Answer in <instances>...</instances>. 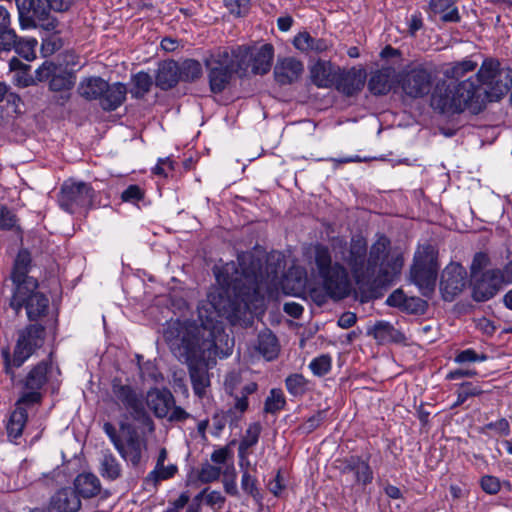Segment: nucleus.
Returning a JSON list of instances; mask_svg holds the SVG:
<instances>
[{"label": "nucleus", "instance_id": "nucleus-1", "mask_svg": "<svg viewBox=\"0 0 512 512\" xmlns=\"http://www.w3.org/2000/svg\"><path fill=\"white\" fill-rule=\"evenodd\" d=\"M261 260L250 252L238 255L237 263L230 262L215 268L220 287L210 291L207 300L197 307L200 324L196 322H170L164 339L174 356L189 367L195 395L203 398L210 386L207 367L216 358L232 353L233 340L217 324L220 316L253 311L263 303L261 293L264 276Z\"/></svg>", "mask_w": 512, "mask_h": 512}, {"label": "nucleus", "instance_id": "nucleus-2", "mask_svg": "<svg viewBox=\"0 0 512 512\" xmlns=\"http://www.w3.org/2000/svg\"><path fill=\"white\" fill-rule=\"evenodd\" d=\"M389 248V239L379 237L370 249L365 266L367 244L363 238H353L348 246L343 238L335 237L331 240V251L322 244L315 245L314 264L327 295L337 300L349 295L348 273L340 262L350 267L357 283L379 287L393 282L402 269L403 258L390 254Z\"/></svg>", "mask_w": 512, "mask_h": 512}, {"label": "nucleus", "instance_id": "nucleus-3", "mask_svg": "<svg viewBox=\"0 0 512 512\" xmlns=\"http://www.w3.org/2000/svg\"><path fill=\"white\" fill-rule=\"evenodd\" d=\"M431 106L445 114L461 113L464 110L477 114L483 110V95L475 89L472 78L458 83L440 82L432 93Z\"/></svg>", "mask_w": 512, "mask_h": 512}, {"label": "nucleus", "instance_id": "nucleus-4", "mask_svg": "<svg viewBox=\"0 0 512 512\" xmlns=\"http://www.w3.org/2000/svg\"><path fill=\"white\" fill-rule=\"evenodd\" d=\"M475 89L483 95V108L487 102L497 101L503 97L512 85V70L500 68L494 59H485L477 74L471 77Z\"/></svg>", "mask_w": 512, "mask_h": 512}, {"label": "nucleus", "instance_id": "nucleus-5", "mask_svg": "<svg viewBox=\"0 0 512 512\" xmlns=\"http://www.w3.org/2000/svg\"><path fill=\"white\" fill-rule=\"evenodd\" d=\"M438 251L432 245L419 247L410 268V280L423 296H430L435 289L438 275Z\"/></svg>", "mask_w": 512, "mask_h": 512}, {"label": "nucleus", "instance_id": "nucleus-6", "mask_svg": "<svg viewBox=\"0 0 512 512\" xmlns=\"http://www.w3.org/2000/svg\"><path fill=\"white\" fill-rule=\"evenodd\" d=\"M45 339V328L40 324H29L18 331V338L11 358L9 350L2 352L5 372L14 377L12 368L20 367L37 349Z\"/></svg>", "mask_w": 512, "mask_h": 512}, {"label": "nucleus", "instance_id": "nucleus-7", "mask_svg": "<svg viewBox=\"0 0 512 512\" xmlns=\"http://www.w3.org/2000/svg\"><path fill=\"white\" fill-rule=\"evenodd\" d=\"M38 282L35 279L26 280L24 284L15 288L10 300V307L19 313L25 307L30 321H36L45 316L49 308V299L37 290Z\"/></svg>", "mask_w": 512, "mask_h": 512}, {"label": "nucleus", "instance_id": "nucleus-8", "mask_svg": "<svg viewBox=\"0 0 512 512\" xmlns=\"http://www.w3.org/2000/svg\"><path fill=\"white\" fill-rule=\"evenodd\" d=\"M112 394L115 403L122 405L134 420L141 422L149 432L154 431V423L145 411L142 396L130 385L123 384L119 379H113Z\"/></svg>", "mask_w": 512, "mask_h": 512}, {"label": "nucleus", "instance_id": "nucleus-9", "mask_svg": "<svg viewBox=\"0 0 512 512\" xmlns=\"http://www.w3.org/2000/svg\"><path fill=\"white\" fill-rule=\"evenodd\" d=\"M208 71L210 90L213 93L223 92L231 82L235 73L227 49L218 50L205 59Z\"/></svg>", "mask_w": 512, "mask_h": 512}, {"label": "nucleus", "instance_id": "nucleus-10", "mask_svg": "<svg viewBox=\"0 0 512 512\" xmlns=\"http://www.w3.org/2000/svg\"><path fill=\"white\" fill-rule=\"evenodd\" d=\"M433 69L418 65L404 72L399 79L401 88L410 98H422L429 94L432 87Z\"/></svg>", "mask_w": 512, "mask_h": 512}, {"label": "nucleus", "instance_id": "nucleus-11", "mask_svg": "<svg viewBox=\"0 0 512 512\" xmlns=\"http://www.w3.org/2000/svg\"><path fill=\"white\" fill-rule=\"evenodd\" d=\"M62 0H16L19 21L23 28L36 27L38 22L48 19L50 10L56 8Z\"/></svg>", "mask_w": 512, "mask_h": 512}, {"label": "nucleus", "instance_id": "nucleus-12", "mask_svg": "<svg viewBox=\"0 0 512 512\" xmlns=\"http://www.w3.org/2000/svg\"><path fill=\"white\" fill-rule=\"evenodd\" d=\"M93 199V189L85 182L68 180L64 182L59 196L60 206L73 213L76 207L89 206Z\"/></svg>", "mask_w": 512, "mask_h": 512}, {"label": "nucleus", "instance_id": "nucleus-13", "mask_svg": "<svg viewBox=\"0 0 512 512\" xmlns=\"http://www.w3.org/2000/svg\"><path fill=\"white\" fill-rule=\"evenodd\" d=\"M466 270L458 263H450L442 271L440 279V290L443 299L452 301L460 294L466 284Z\"/></svg>", "mask_w": 512, "mask_h": 512}, {"label": "nucleus", "instance_id": "nucleus-14", "mask_svg": "<svg viewBox=\"0 0 512 512\" xmlns=\"http://www.w3.org/2000/svg\"><path fill=\"white\" fill-rule=\"evenodd\" d=\"M120 427L123 430L127 428V437L118 444L116 450L126 462L136 467L141 461L143 452L147 449L146 440L140 437L134 428L124 423Z\"/></svg>", "mask_w": 512, "mask_h": 512}, {"label": "nucleus", "instance_id": "nucleus-15", "mask_svg": "<svg viewBox=\"0 0 512 512\" xmlns=\"http://www.w3.org/2000/svg\"><path fill=\"white\" fill-rule=\"evenodd\" d=\"M473 298L478 302H483L494 297L504 283L503 275L500 269H490L482 273L479 278H474Z\"/></svg>", "mask_w": 512, "mask_h": 512}, {"label": "nucleus", "instance_id": "nucleus-16", "mask_svg": "<svg viewBox=\"0 0 512 512\" xmlns=\"http://www.w3.org/2000/svg\"><path fill=\"white\" fill-rule=\"evenodd\" d=\"M366 72L362 69L352 68L348 71H338L334 85L336 89L346 96L359 93L364 87Z\"/></svg>", "mask_w": 512, "mask_h": 512}, {"label": "nucleus", "instance_id": "nucleus-17", "mask_svg": "<svg viewBox=\"0 0 512 512\" xmlns=\"http://www.w3.org/2000/svg\"><path fill=\"white\" fill-rule=\"evenodd\" d=\"M303 71V63L295 57L279 58L274 67V77L280 85H287L300 79Z\"/></svg>", "mask_w": 512, "mask_h": 512}, {"label": "nucleus", "instance_id": "nucleus-18", "mask_svg": "<svg viewBox=\"0 0 512 512\" xmlns=\"http://www.w3.org/2000/svg\"><path fill=\"white\" fill-rule=\"evenodd\" d=\"M146 403L156 417L165 418L175 404V400L168 389L153 388L147 392Z\"/></svg>", "mask_w": 512, "mask_h": 512}, {"label": "nucleus", "instance_id": "nucleus-19", "mask_svg": "<svg viewBox=\"0 0 512 512\" xmlns=\"http://www.w3.org/2000/svg\"><path fill=\"white\" fill-rule=\"evenodd\" d=\"M99 97V105L105 111H114L120 107L126 99L127 88L124 84L116 82L109 84L106 81V88Z\"/></svg>", "mask_w": 512, "mask_h": 512}, {"label": "nucleus", "instance_id": "nucleus-20", "mask_svg": "<svg viewBox=\"0 0 512 512\" xmlns=\"http://www.w3.org/2000/svg\"><path fill=\"white\" fill-rule=\"evenodd\" d=\"M339 68L328 61H317L310 68L311 81L320 88H329L334 85Z\"/></svg>", "mask_w": 512, "mask_h": 512}, {"label": "nucleus", "instance_id": "nucleus-21", "mask_svg": "<svg viewBox=\"0 0 512 512\" xmlns=\"http://www.w3.org/2000/svg\"><path fill=\"white\" fill-rule=\"evenodd\" d=\"M50 507L56 512H77L81 507V500L75 490L63 488L52 496Z\"/></svg>", "mask_w": 512, "mask_h": 512}, {"label": "nucleus", "instance_id": "nucleus-22", "mask_svg": "<svg viewBox=\"0 0 512 512\" xmlns=\"http://www.w3.org/2000/svg\"><path fill=\"white\" fill-rule=\"evenodd\" d=\"M392 307H399L411 314H423L427 309V302L419 297H407L401 290L394 291L386 300Z\"/></svg>", "mask_w": 512, "mask_h": 512}, {"label": "nucleus", "instance_id": "nucleus-23", "mask_svg": "<svg viewBox=\"0 0 512 512\" xmlns=\"http://www.w3.org/2000/svg\"><path fill=\"white\" fill-rule=\"evenodd\" d=\"M368 335L372 336L379 344L390 342H402L405 337L392 324L387 321H377L368 329Z\"/></svg>", "mask_w": 512, "mask_h": 512}, {"label": "nucleus", "instance_id": "nucleus-24", "mask_svg": "<svg viewBox=\"0 0 512 512\" xmlns=\"http://www.w3.org/2000/svg\"><path fill=\"white\" fill-rule=\"evenodd\" d=\"M261 430L262 427L258 422L251 423L246 429L238 447V456L240 458L241 468H243L244 465L246 467L250 465L248 460L249 449L258 443Z\"/></svg>", "mask_w": 512, "mask_h": 512}, {"label": "nucleus", "instance_id": "nucleus-25", "mask_svg": "<svg viewBox=\"0 0 512 512\" xmlns=\"http://www.w3.org/2000/svg\"><path fill=\"white\" fill-rule=\"evenodd\" d=\"M179 80V65L175 61H164L159 65L155 79L156 86L167 90L174 87Z\"/></svg>", "mask_w": 512, "mask_h": 512}, {"label": "nucleus", "instance_id": "nucleus-26", "mask_svg": "<svg viewBox=\"0 0 512 512\" xmlns=\"http://www.w3.org/2000/svg\"><path fill=\"white\" fill-rule=\"evenodd\" d=\"M252 72L254 74H266L272 65L274 48L271 44H264L258 48H252Z\"/></svg>", "mask_w": 512, "mask_h": 512}, {"label": "nucleus", "instance_id": "nucleus-27", "mask_svg": "<svg viewBox=\"0 0 512 512\" xmlns=\"http://www.w3.org/2000/svg\"><path fill=\"white\" fill-rule=\"evenodd\" d=\"M394 70L392 68H382L374 72L368 82V88L374 95H384L391 90Z\"/></svg>", "mask_w": 512, "mask_h": 512}, {"label": "nucleus", "instance_id": "nucleus-28", "mask_svg": "<svg viewBox=\"0 0 512 512\" xmlns=\"http://www.w3.org/2000/svg\"><path fill=\"white\" fill-rule=\"evenodd\" d=\"M74 485L78 495L83 498H92L96 496L101 489L98 477L92 473H82L78 475Z\"/></svg>", "mask_w": 512, "mask_h": 512}, {"label": "nucleus", "instance_id": "nucleus-29", "mask_svg": "<svg viewBox=\"0 0 512 512\" xmlns=\"http://www.w3.org/2000/svg\"><path fill=\"white\" fill-rule=\"evenodd\" d=\"M103 88H106V81L101 77H88L84 78L78 86V93L86 100H98L103 93Z\"/></svg>", "mask_w": 512, "mask_h": 512}, {"label": "nucleus", "instance_id": "nucleus-30", "mask_svg": "<svg viewBox=\"0 0 512 512\" xmlns=\"http://www.w3.org/2000/svg\"><path fill=\"white\" fill-rule=\"evenodd\" d=\"M27 418L26 409L20 405L11 413L7 423V434L13 442L17 443V440L21 438Z\"/></svg>", "mask_w": 512, "mask_h": 512}, {"label": "nucleus", "instance_id": "nucleus-31", "mask_svg": "<svg viewBox=\"0 0 512 512\" xmlns=\"http://www.w3.org/2000/svg\"><path fill=\"white\" fill-rule=\"evenodd\" d=\"M30 263H31L30 253L27 250L19 251V253L15 259L14 267H13V271H12V275H11L12 281L15 284L16 288H18L19 285L24 284L26 280L33 279L32 277L27 276Z\"/></svg>", "mask_w": 512, "mask_h": 512}, {"label": "nucleus", "instance_id": "nucleus-32", "mask_svg": "<svg viewBox=\"0 0 512 512\" xmlns=\"http://www.w3.org/2000/svg\"><path fill=\"white\" fill-rule=\"evenodd\" d=\"M10 71L13 73V82L19 87H28L35 83V79L30 75V65L23 63L18 58L13 57L9 61Z\"/></svg>", "mask_w": 512, "mask_h": 512}, {"label": "nucleus", "instance_id": "nucleus-33", "mask_svg": "<svg viewBox=\"0 0 512 512\" xmlns=\"http://www.w3.org/2000/svg\"><path fill=\"white\" fill-rule=\"evenodd\" d=\"M252 48L239 46L229 51V58L232 62L234 72L245 73L249 68L252 69Z\"/></svg>", "mask_w": 512, "mask_h": 512}, {"label": "nucleus", "instance_id": "nucleus-34", "mask_svg": "<svg viewBox=\"0 0 512 512\" xmlns=\"http://www.w3.org/2000/svg\"><path fill=\"white\" fill-rule=\"evenodd\" d=\"M177 470V466L174 464L155 465L154 469L145 477L144 484L147 489H155L161 481L172 478L177 473Z\"/></svg>", "mask_w": 512, "mask_h": 512}, {"label": "nucleus", "instance_id": "nucleus-35", "mask_svg": "<svg viewBox=\"0 0 512 512\" xmlns=\"http://www.w3.org/2000/svg\"><path fill=\"white\" fill-rule=\"evenodd\" d=\"M293 44L298 50L303 52H323L328 49L326 40L314 38L308 32H301L296 35Z\"/></svg>", "mask_w": 512, "mask_h": 512}, {"label": "nucleus", "instance_id": "nucleus-36", "mask_svg": "<svg viewBox=\"0 0 512 512\" xmlns=\"http://www.w3.org/2000/svg\"><path fill=\"white\" fill-rule=\"evenodd\" d=\"M257 349L267 360L275 359L279 353L277 338L270 331L260 333L258 336Z\"/></svg>", "mask_w": 512, "mask_h": 512}, {"label": "nucleus", "instance_id": "nucleus-37", "mask_svg": "<svg viewBox=\"0 0 512 512\" xmlns=\"http://www.w3.org/2000/svg\"><path fill=\"white\" fill-rule=\"evenodd\" d=\"M49 365L40 362L28 373L25 380V388L28 390H40L47 382Z\"/></svg>", "mask_w": 512, "mask_h": 512}, {"label": "nucleus", "instance_id": "nucleus-38", "mask_svg": "<svg viewBox=\"0 0 512 512\" xmlns=\"http://www.w3.org/2000/svg\"><path fill=\"white\" fill-rule=\"evenodd\" d=\"M100 473L104 478L115 480L121 475V466L116 457L109 451L102 452Z\"/></svg>", "mask_w": 512, "mask_h": 512}, {"label": "nucleus", "instance_id": "nucleus-39", "mask_svg": "<svg viewBox=\"0 0 512 512\" xmlns=\"http://www.w3.org/2000/svg\"><path fill=\"white\" fill-rule=\"evenodd\" d=\"M430 7L435 13H440L444 21H457L458 11L453 8L452 0H431Z\"/></svg>", "mask_w": 512, "mask_h": 512}, {"label": "nucleus", "instance_id": "nucleus-40", "mask_svg": "<svg viewBox=\"0 0 512 512\" xmlns=\"http://www.w3.org/2000/svg\"><path fill=\"white\" fill-rule=\"evenodd\" d=\"M478 64L470 59H464L459 62H455L452 66L445 71V76L451 79H460L466 73L472 72L477 68Z\"/></svg>", "mask_w": 512, "mask_h": 512}, {"label": "nucleus", "instance_id": "nucleus-41", "mask_svg": "<svg viewBox=\"0 0 512 512\" xmlns=\"http://www.w3.org/2000/svg\"><path fill=\"white\" fill-rule=\"evenodd\" d=\"M202 74L201 64L192 59L185 60L179 66V76L184 81H194Z\"/></svg>", "mask_w": 512, "mask_h": 512}, {"label": "nucleus", "instance_id": "nucleus-42", "mask_svg": "<svg viewBox=\"0 0 512 512\" xmlns=\"http://www.w3.org/2000/svg\"><path fill=\"white\" fill-rule=\"evenodd\" d=\"M75 79L72 74L65 71L55 72L50 79L49 87L53 91L69 90L73 87Z\"/></svg>", "mask_w": 512, "mask_h": 512}, {"label": "nucleus", "instance_id": "nucleus-43", "mask_svg": "<svg viewBox=\"0 0 512 512\" xmlns=\"http://www.w3.org/2000/svg\"><path fill=\"white\" fill-rule=\"evenodd\" d=\"M134 88L131 93L134 97L140 98L143 97L147 92H149L152 86V78L148 73L139 72L137 73L133 79Z\"/></svg>", "mask_w": 512, "mask_h": 512}, {"label": "nucleus", "instance_id": "nucleus-44", "mask_svg": "<svg viewBox=\"0 0 512 512\" xmlns=\"http://www.w3.org/2000/svg\"><path fill=\"white\" fill-rule=\"evenodd\" d=\"M285 397L280 389H272L265 400L264 410L266 413L274 414L285 406Z\"/></svg>", "mask_w": 512, "mask_h": 512}, {"label": "nucleus", "instance_id": "nucleus-45", "mask_svg": "<svg viewBox=\"0 0 512 512\" xmlns=\"http://www.w3.org/2000/svg\"><path fill=\"white\" fill-rule=\"evenodd\" d=\"M286 388L293 396H301L307 390V380L301 374H292L285 380Z\"/></svg>", "mask_w": 512, "mask_h": 512}, {"label": "nucleus", "instance_id": "nucleus-46", "mask_svg": "<svg viewBox=\"0 0 512 512\" xmlns=\"http://www.w3.org/2000/svg\"><path fill=\"white\" fill-rule=\"evenodd\" d=\"M242 479H241V488L251 495L257 502H260L262 497L256 485V478L253 477L248 471L247 467L244 465Z\"/></svg>", "mask_w": 512, "mask_h": 512}, {"label": "nucleus", "instance_id": "nucleus-47", "mask_svg": "<svg viewBox=\"0 0 512 512\" xmlns=\"http://www.w3.org/2000/svg\"><path fill=\"white\" fill-rule=\"evenodd\" d=\"M37 46V40L34 38L22 39L20 38L16 47L15 52L24 59L30 61L36 56L35 48Z\"/></svg>", "mask_w": 512, "mask_h": 512}, {"label": "nucleus", "instance_id": "nucleus-48", "mask_svg": "<svg viewBox=\"0 0 512 512\" xmlns=\"http://www.w3.org/2000/svg\"><path fill=\"white\" fill-rule=\"evenodd\" d=\"M331 357L327 354L320 355L314 358L310 364L309 368L316 376H323L327 374L331 369Z\"/></svg>", "mask_w": 512, "mask_h": 512}, {"label": "nucleus", "instance_id": "nucleus-49", "mask_svg": "<svg viewBox=\"0 0 512 512\" xmlns=\"http://www.w3.org/2000/svg\"><path fill=\"white\" fill-rule=\"evenodd\" d=\"M482 391L479 387L472 385L469 382L461 384L457 391V400L453 407L462 405L469 397L479 395Z\"/></svg>", "mask_w": 512, "mask_h": 512}, {"label": "nucleus", "instance_id": "nucleus-50", "mask_svg": "<svg viewBox=\"0 0 512 512\" xmlns=\"http://www.w3.org/2000/svg\"><path fill=\"white\" fill-rule=\"evenodd\" d=\"M20 38L16 35V32L10 27L0 31V50L10 51L15 49Z\"/></svg>", "mask_w": 512, "mask_h": 512}, {"label": "nucleus", "instance_id": "nucleus-51", "mask_svg": "<svg viewBox=\"0 0 512 512\" xmlns=\"http://www.w3.org/2000/svg\"><path fill=\"white\" fill-rule=\"evenodd\" d=\"M238 417L235 415V412L232 409H229L228 411L224 412H217L214 414L212 421H213V427L216 430V433L219 434L224 427L226 426V423L228 421H237Z\"/></svg>", "mask_w": 512, "mask_h": 512}, {"label": "nucleus", "instance_id": "nucleus-52", "mask_svg": "<svg viewBox=\"0 0 512 512\" xmlns=\"http://www.w3.org/2000/svg\"><path fill=\"white\" fill-rule=\"evenodd\" d=\"M354 468V475L358 483L367 485L372 482L373 472L367 462L363 460L361 462H357V465Z\"/></svg>", "mask_w": 512, "mask_h": 512}, {"label": "nucleus", "instance_id": "nucleus-53", "mask_svg": "<svg viewBox=\"0 0 512 512\" xmlns=\"http://www.w3.org/2000/svg\"><path fill=\"white\" fill-rule=\"evenodd\" d=\"M220 474L221 468L206 463L202 465L199 471V479L204 483H209L217 480L220 477Z\"/></svg>", "mask_w": 512, "mask_h": 512}, {"label": "nucleus", "instance_id": "nucleus-54", "mask_svg": "<svg viewBox=\"0 0 512 512\" xmlns=\"http://www.w3.org/2000/svg\"><path fill=\"white\" fill-rule=\"evenodd\" d=\"M58 70L57 66L49 61H45L35 72V81L50 80L53 74Z\"/></svg>", "mask_w": 512, "mask_h": 512}, {"label": "nucleus", "instance_id": "nucleus-55", "mask_svg": "<svg viewBox=\"0 0 512 512\" xmlns=\"http://www.w3.org/2000/svg\"><path fill=\"white\" fill-rule=\"evenodd\" d=\"M325 418H326V411L325 410L318 411L316 414L312 415L311 417H309L307 419V421L301 426V429L305 433H311L321 425V423L325 420Z\"/></svg>", "mask_w": 512, "mask_h": 512}, {"label": "nucleus", "instance_id": "nucleus-56", "mask_svg": "<svg viewBox=\"0 0 512 512\" xmlns=\"http://www.w3.org/2000/svg\"><path fill=\"white\" fill-rule=\"evenodd\" d=\"M490 263V259L486 253H476L472 264H471V275L473 278L477 277V274L480 273L484 268H486Z\"/></svg>", "mask_w": 512, "mask_h": 512}, {"label": "nucleus", "instance_id": "nucleus-57", "mask_svg": "<svg viewBox=\"0 0 512 512\" xmlns=\"http://www.w3.org/2000/svg\"><path fill=\"white\" fill-rule=\"evenodd\" d=\"M250 0H224V4L231 14L241 16L248 10Z\"/></svg>", "mask_w": 512, "mask_h": 512}, {"label": "nucleus", "instance_id": "nucleus-58", "mask_svg": "<svg viewBox=\"0 0 512 512\" xmlns=\"http://www.w3.org/2000/svg\"><path fill=\"white\" fill-rule=\"evenodd\" d=\"M204 496L205 502L207 505H210L212 507H218L221 508L225 502V498L222 496L221 492L219 491H202L199 495H197V499H200Z\"/></svg>", "mask_w": 512, "mask_h": 512}, {"label": "nucleus", "instance_id": "nucleus-59", "mask_svg": "<svg viewBox=\"0 0 512 512\" xmlns=\"http://www.w3.org/2000/svg\"><path fill=\"white\" fill-rule=\"evenodd\" d=\"M487 356L482 354L478 355L473 349H466L459 352L455 357V362L464 364L468 362H477L486 360Z\"/></svg>", "mask_w": 512, "mask_h": 512}, {"label": "nucleus", "instance_id": "nucleus-60", "mask_svg": "<svg viewBox=\"0 0 512 512\" xmlns=\"http://www.w3.org/2000/svg\"><path fill=\"white\" fill-rule=\"evenodd\" d=\"M15 215L6 207L0 208V228L11 229L15 226Z\"/></svg>", "mask_w": 512, "mask_h": 512}, {"label": "nucleus", "instance_id": "nucleus-61", "mask_svg": "<svg viewBox=\"0 0 512 512\" xmlns=\"http://www.w3.org/2000/svg\"><path fill=\"white\" fill-rule=\"evenodd\" d=\"M125 202H135L143 198V192L137 185H130L125 189L121 196Z\"/></svg>", "mask_w": 512, "mask_h": 512}, {"label": "nucleus", "instance_id": "nucleus-62", "mask_svg": "<svg viewBox=\"0 0 512 512\" xmlns=\"http://www.w3.org/2000/svg\"><path fill=\"white\" fill-rule=\"evenodd\" d=\"M481 487L489 494H496L500 489V483L496 477L484 476L481 479Z\"/></svg>", "mask_w": 512, "mask_h": 512}, {"label": "nucleus", "instance_id": "nucleus-63", "mask_svg": "<svg viewBox=\"0 0 512 512\" xmlns=\"http://www.w3.org/2000/svg\"><path fill=\"white\" fill-rule=\"evenodd\" d=\"M485 429L494 430L498 435L507 436L510 433V426L506 419H500L496 422L489 423Z\"/></svg>", "mask_w": 512, "mask_h": 512}, {"label": "nucleus", "instance_id": "nucleus-64", "mask_svg": "<svg viewBox=\"0 0 512 512\" xmlns=\"http://www.w3.org/2000/svg\"><path fill=\"white\" fill-rule=\"evenodd\" d=\"M174 169L173 162L169 158L160 159L158 161V164L154 168V173L156 175L164 176L166 177L168 175L169 171H172Z\"/></svg>", "mask_w": 512, "mask_h": 512}]
</instances>
